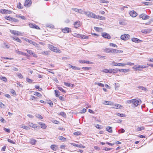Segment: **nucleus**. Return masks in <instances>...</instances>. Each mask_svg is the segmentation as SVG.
Instances as JSON below:
<instances>
[{
    "label": "nucleus",
    "instance_id": "5701e85b",
    "mask_svg": "<svg viewBox=\"0 0 153 153\" xmlns=\"http://www.w3.org/2000/svg\"><path fill=\"white\" fill-rule=\"evenodd\" d=\"M79 36V38L82 39H87L88 38V37L84 35H78Z\"/></svg>",
    "mask_w": 153,
    "mask_h": 153
},
{
    "label": "nucleus",
    "instance_id": "6e6552de",
    "mask_svg": "<svg viewBox=\"0 0 153 153\" xmlns=\"http://www.w3.org/2000/svg\"><path fill=\"white\" fill-rule=\"evenodd\" d=\"M130 15L133 17H136L137 15V13L134 10H132L129 12Z\"/></svg>",
    "mask_w": 153,
    "mask_h": 153
},
{
    "label": "nucleus",
    "instance_id": "412c9836",
    "mask_svg": "<svg viewBox=\"0 0 153 153\" xmlns=\"http://www.w3.org/2000/svg\"><path fill=\"white\" fill-rule=\"evenodd\" d=\"M28 126L30 127L34 128V129L37 128L38 127V126L36 124H33L32 123H28Z\"/></svg>",
    "mask_w": 153,
    "mask_h": 153
},
{
    "label": "nucleus",
    "instance_id": "864d4df0",
    "mask_svg": "<svg viewBox=\"0 0 153 153\" xmlns=\"http://www.w3.org/2000/svg\"><path fill=\"white\" fill-rule=\"evenodd\" d=\"M1 80L6 82L7 81V78L4 76H2L1 78Z\"/></svg>",
    "mask_w": 153,
    "mask_h": 153
},
{
    "label": "nucleus",
    "instance_id": "ea45409f",
    "mask_svg": "<svg viewBox=\"0 0 153 153\" xmlns=\"http://www.w3.org/2000/svg\"><path fill=\"white\" fill-rule=\"evenodd\" d=\"M54 91L55 93V96H56V97H59V91L57 90H55Z\"/></svg>",
    "mask_w": 153,
    "mask_h": 153
},
{
    "label": "nucleus",
    "instance_id": "e433bc0d",
    "mask_svg": "<svg viewBox=\"0 0 153 153\" xmlns=\"http://www.w3.org/2000/svg\"><path fill=\"white\" fill-rule=\"evenodd\" d=\"M138 88L140 89H141L142 90H144L145 91H147V89L145 88L143 86H140L138 87Z\"/></svg>",
    "mask_w": 153,
    "mask_h": 153
},
{
    "label": "nucleus",
    "instance_id": "e2e57ef3",
    "mask_svg": "<svg viewBox=\"0 0 153 153\" xmlns=\"http://www.w3.org/2000/svg\"><path fill=\"white\" fill-rule=\"evenodd\" d=\"M4 130L7 133H9L10 132V130L9 129L6 128H4Z\"/></svg>",
    "mask_w": 153,
    "mask_h": 153
},
{
    "label": "nucleus",
    "instance_id": "6e6d98bb",
    "mask_svg": "<svg viewBox=\"0 0 153 153\" xmlns=\"http://www.w3.org/2000/svg\"><path fill=\"white\" fill-rule=\"evenodd\" d=\"M121 71L124 72H127L129 71L130 70L128 69H123L121 70Z\"/></svg>",
    "mask_w": 153,
    "mask_h": 153
},
{
    "label": "nucleus",
    "instance_id": "4be33fe9",
    "mask_svg": "<svg viewBox=\"0 0 153 153\" xmlns=\"http://www.w3.org/2000/svg\"><path fill=\"white\" fill-rule=\"evenodd\" d=\"M69 67L75 70H80V68H79L72 66L70 64L69 65Z\"/></svg>",
    "mask_w": 153,
    "mask_h": 153
},
{
    "label": "nucleus",
    "instance_id": "a878e982",
    "mask_svg": "<svg viewBox=\"0 0 153 153\" xmlns=\"http://www.w3.org/2000/svg\"><path fill=\"white\" fill-rule=\"evenodd\" d=\"M58 139L64 142L66 140V139L62 136H59L58 137Z\"/></svg>",
    "mask_w": 153,
    "mask_h": 153
},
{
    "label": "nucleus",
    "instance_id": "f8f14e48",
    "mask_svg": "<svg viewBox=\"0 0 153 153\" xmlns=\"http://www.w3.org/2000/svg\"><path fill=\"white\" fill-rule=\"evenodd\" d=\"M51 148L53 151H56L58 149V146L54 144H52L50 146Z\"/></svg>",
    "mask_w": 153,
    "mask_h": 153
},
{
    "label": "nucleus",
    "instance_id": "0e129e2a",
    "mask_svg": "<svg viewBox=\"0 0 153 153\" xmlns=\"http://www.w3.org/2000/svg\"><path fill=\"white\" fill-rule=\"evenodd\" d=\"M71 9L74 11L79 13V9L76 8H72Z\"/></svg>",
    "mask_w": 153,
    "mask_h": 153
},
{
    "label": "nucleus",
    "instance_id": "7c9ffc66",
    "mask_svg": "<svg viewBox=\"0 0 153 153\" xmlns=\"http://www.w3.org/2000/svg\"><path fill=\"white\" fill-rule=\"evenodd\" d=\"M114 106L115 107L114 108L117 109L121 108L122 107L121 105L118 104H115Z\"/></svg>",
    "mask_w": 153,
    "mask_h": 153
},
{
    "label": "nucleus",
    "instance_id": "20e7f679",
    "mask_svg": "<svg viewBox=\"0 0 153 153\" xmlns=\"http://www.w3.org/2000/svg\"><path fill=\"white\" fill-rule=\"evenodd\" d=\"M141 100H137L136 99H133V103L134 105L135 106H137L140 103Z\"/></svg>",
    "mask_w": 153,
    "mask_h": 153
},
{
    "label": "nucleus",
    "instance_id": "b1692460",
    "mask_svg": "<svg viewBox=\"0 0 153 153\" xmlns=\"http://www.w3.org/2000/svg\"><path fill=\"white\" fill-rule=\"evenodd\" d=\"M79 62L81 63H87L90 64V62L89 61H86L85 60H79Z\"/></svg>",
    "mask_w": 153,
    "mask_h": 153
},
{
    "label": "nucleus",
    "instance_id": "f3484780",
    "mask_svg": "<svg viewBox=\"0 0 153 153\" xmlns=\"http://www.w3.org/2000/svg\"><path fill=\"white\" fill-rule=\"evenodd\" d=\"M37 123L40 125L41 127L43 129H45L47 127L46 124L44 123L41 122H38Z\"/></svg>",
    "mask_w": 153,
    "mask_h": 153
},
{
    "label": "nucleus",
    "instance_id": "dca6fc26",
    "mask_svg": "<svg viewBox=\"0 0 153 153\" xmlns=\"http://www.w3.org/2000/svg\"><path fill=\"white\" fill-rule=\"evenodd\" d=\"M74 25L75 28H77L80 26V22L79 21H77L75 22Z\"/></svg>",
    "mask_w": 153,
    "mask_h": 153
},
{
    "label": "nucleus",
    "instance_id": "3c124183",
    "mask_svg": "<svg viewBox=\"0 0 153 153\" xmlns=\"http://www.w3.org/2000/svg\"><path fill=\"white\" fill-rule=\"evenodd\" d=\"M117 115L118 116H120V117H124L125 116V115L124 114H120V113H117Z\"/></svg>",
    "mask_w": 153,
    "mask_h": 153
},
{
    "label": "nucleus",
    "instance_id": "13d9d810",
    "mask_svg": "<svg viewBox=\"0 0 153 153\" xmlns=\"http://www.w3.org/2000/svg\"><path fill=\"white\" fill-rule=\"evenodd\" d=\"M33 45H34V46H35L37 47H38V48L39 47V44H37V43L35 42H34V43Z\"/></svg>",
    "mask_w": 153,
    "mask_h": 153
},
{
    "label": "nucleus",
    "instance_id": "393cba45",
    "mask_svg": "<svg viewBox=\"0 0 153 153\" xmlns=\"http://www.w3.org/2000/svg\"><path fill=\"white\" fill-rule=\"evenodd\" d=\"M106 130L110 133H112V131L111 127L110 126L107 127L106 128Z\"/></svg>",
    "mask_w": 153,
    "mask_h": 153
},
{
    "label": "nucleus",
    "instance_id": "4c0bfd02",
    "mask_svg": "<svg viewBox=\"0 0 153 153\" xmlns=\"http://www.w3.org/2000/svg\"><path fill=\"white\" fill-rule=\"evenodd\" d=\"M16 16L17 17L22 19L23 20H25V17L24 16H21L20 15H16Z\"/></svg>",
    "mask_w": 153,
    "mask_h": 153
},
{
    "label": "nucleus",
    "instance_id": "37998d69",
    "mask_svg": "<svg viewBox=\"0 0 153 153\" xmlns=\"http://www.w3.org/2000/svg\"><path fill=\"white\" fill-rule=\"evenodd\" d=\"M95 85H98L99 86H101L102 87H104V85L103 84H102L101 83L99 82H96L95 83Z\"/></svg>",
    "mask_w": 153,
    "mask_h": 153
},
{
    "label": "nucleus",
    "instance_id": "aec40b11",
    "mask_svg": "<svg viewBox=\"0 0 153 153\" xmlns=\"http://www.w3.org/2000/svg\"><path fill=\"white\" fill-rule=\"evenodd\" d=\"M131 40L132 42L136 43H138L141 41L140 39L137 38H132Z\"/></svg>",
    "mask_w": 153,
    "mask_h": 153
},
{
    "label": "nucleus",
    "instance_id": "f257e3e1",
    "mask_svg": "<svg viewBox=\"0 0 153 153\" xmlns=\"http://www.w3.org/2000/svg\"><path fill=\"white\" fill-rule=\"evenodd\" d=\"M48 47L49 49L51 51L57 53H60L61 52V51L56 47L53 46V45H49Z\"/></svg>",
    "mask_w": 153,
    "mask_h": 153
},
{
    "label": "nucleus",
    "instance_id": "f704fd0d",
    "mask_svg": "<svg viewBox=\"0 0 153 153\" xmlns=\"http://www.w3.org/2000/svg\"><path fill=\"white\" fill-rule=\"evenodd\" d=\"M86 12L84 11L83 10L79 9V13L82 14H85Z\"/></svg>",
    "mask_w": 153,
    "mask_h": 153
},
{
    "label": "nucleus",
    "instance_id": "a19ab883",
    "mask_svg": "<svg viewBox=\"0 0 153 153\" xmlns=\"http://www.w3.org/2000/svg\"><path fill=\"white\" fill-rule=\"evenodd\" d=\"M49 51H43L41 53L44 55H48L49 54Z\"/></svg>",
    "mask_w": 153,
    "mask_h": 153
},
{
    "label": "nucleus",
    "instance_id": "603ef678",
    "mask_svg": "<svg viewBox=\"0 0 153 153\" xmlns=\"http://www.w3.org/2000/svg\"><path fill=\"white\" fill-rule=\"evenodd\" d=\"M58 89L59 90L63 92H65V91L62 88L60 87H58Z\"/></svg>",
    "mask_w": 153,
    "mask_h": 153
},
{
    "label": "nucleus",
    "instance_id": "338daca9",
    "mask_svg": "<svg viewBox=\"0 0 153 153\" xmlns=\"http://www.w3.org/2000/svg\"><path fill=\"white\" fill-rule=\"evenodd\" d=\"M86 111V109L85 108L83 109L80 111L81 113H84Z\"/></svg>",
    "mask_w": 153,
    "mask_h": 153
},
{
    "label": "nucleus",
    "instance_id": "5fc2aeb1",
    "mask_svg": "<svg viewBox=\"0 0 153 153\" xmlns=\"http://www.w3.org/2000/svg\"><path fill=\"white\" fill-rule=\"evenodd\" d=\"M64 85L67 86V87H70L71 86V84L70 83H68V82H64Z\"/></svg>",
    "mask_w": 153,
    "mask_h": 153
},
{
    "label": "nucleus",
    "instance_id": "1a4fd4ad",
    "mask_svg": "<svg viewBox=\"0 0 153 153\" xmlns=\"http://www.w3.org/2000/svg\"><path fill=\"white\" fill-rule=\"evenodd\" d=\"M152 31V29L151 28L147 29H143L141 30V32L143 33L146 34L150 33Z\"/></svg>",
    "mask_w": 153,
    "mask_h": 153
},
{
    "label": "nucleus",
    "instance_id": "c756f323",
    "mask_svg": "<svg viewBox=\"0 0 153 153\" xmlns=\"http://www.w3.org/2000/svg\"><path fill=\"white\" fill-rule=\"evenodd\" d=\"M98 1L100 2V3H109V2L108 1H105V0H98Z\"/></svg>",
    "mask_w": 153,
    "mask_h": 153
},
{
    "label": "nucleus",
    "instance_id": "2eb2a0df",
    "mask_svg": "<svg viewBox=\"0 0 153 153\" xmlns=\"http://www.w3.org/2000/svg\"><path fill=\"white\" fill-rule=\"evenodd\" d=\"M10 32L14 35H17V36H19L20 33H19L18 31L12 30H10Z\"/></svg>",
    "mask_w": 153,
    "mask_h": 153
},
{
    "label": "nucleus",
    "instance_id": "bb28decb",
    "mask_svg": "<svg viewBox=\"0 0 153 153\" xmlns=\"http://www.w3.org/2000/svg\"><path fill=\"white\" fill-rule=\"evenodd\" d=\"M123 52V51L121 50H118L114 49V53H121Z\"/></svg>",
    "mask_w": 153,
    "mask_h": 153
},
{
    "label": "nucleus",
    "instance_id": "c03bdc74",
    "mask_svg": "<svg viewBox=\"0 0 153 153\" xmlns=\"http://www.w3.org/2000/svg\"><path fill=\"white\" fill-rule=\"evenodd\" d=\"M5 18L6 19L11 21L12 17L8 16H6L5 17Z\"/></svg>",
    "mask_w": 153,
    "mask_h": 153
},
{
    "label": "nucleus",
    "instance_id": "774afa93",
    "mask_svg": "<svg viewBox=\"0 0 153 153\" xmlns=\"http://www.w3.org/2000/svg\"><path fill=\"white\" fill-rule=\"evenodd\" d=\"M110 73H116L115 69H110Z\"/></svg>",
    "mask_w": 153,
    "mask_h": 153
},
{
    "label": "nucleus",
    "instance_id": "f03ea898",
    "mask_svg": "<svg viewBox=\"0 0 153 153\" xmlns=\"http://www.w3.org/2000/svg\"><path fill=\"white\" fill-rule=\"evenodd\" d=\"M86 15L89 17H91L95 19L96 15L94 13L91 12H86Z\"/></svg>",
    "mask_w": 153,
    "mask_h": 153
},
{
    "label": "nucleus",
    "instance_id": "72a5a7b5",
    "mask_svg": "<svg viewBox=\"0 0 153 153\" xmlns=\"http://www.w3.org/2000/svg\"><path fill=\"white\" fill-rule=\"evenodd\" d=\"M17 7L19 9H22L23 6L20 2H19L17 5Z\"/></svg>",
    "mask_w": 153,
    "mask_h": 153
},
{
    "label": "nucleus",
    "instance_id": "4d7b16f0",
    "mask_svg": "<svg viewBox=\"0 0 153 153\" xmlns=\"http://www.w3.org/2000/svg\"><path fill=\"white\" fill-rule=\"evenodd\" d=\"M125 64H126V65H133L134 64V63L131 62H128L126 63H125Z\"/></svg>",
    "mask_w": 153,
    "mask_h": 153
},
{
    "label": "nucleus",
    "instance_id": "2f4dec72",
    "mask_svg": "<svg viewBox=\"0 0 153 153\" xmlns=\"http://www.w3.org/2000/svg\"><path fill=\"white\" fill-rule=\"evenodd\" d=\"M144 129V127H138L136 129L137 131H139Z\"/></svg>",
    "mask_w": 153,
    "mask_h": 153
},
{
    "label": "nucleus",
    "instance_id": "bf43d9fd",
    "mask_svg": "<svg viewBox=\"0 0 153 153\" xmlns=\"http://www.w3.org/2000/svg\"><path fill=\"white\" fill-rule=\"evenodd\" d=\"M34 94L38 97H40L42 96L41 94L40 93L37 92H36Z\"/></svg>",
    "mask_w": 153,
    "mask_h": 153
},
{
    "label": "nucleus",
    "instance_id": "6ab92c4d",
    "mask_svg": "<svg viewBox=\"0 0 153 153\" xmlns=\"http://www.w3.org/2000/svg\"><path fill=\"white\" fill-rule=\"evenodd\" d=\"M95 19H100V20H104L105 19V18L103 16L96 15L95 17Z\"/></svg>",
    "mask_w": 153,
    "mask_h": 153
},
{
    "label": "nucleus",
    "instance_id": "680f3d73",
    "mask_svg": "<svg viewBox=\"0 0 153 153\" xmlns=\"http://www.w3.org/2000/svg\"><path fill=\"white\" fill-rule=\"evenodd\" d=\"M36 117L39 119H42L43 118L42 117L40 114H37L36 115Z\"/></svg>",
    "mask_w": 153,
    "mask_h": 153
},
{
    "label": "nucleus",
    "instance_id": "9d476101",
    "mask_svg": "<svg viewBox=\"0 0 153 153\" xmlns=\"http://www.w3.org/2000/svg\"><path fill=\"white\" fill-rule=\"evenodd\" d=\"M140 18H142L143 20H146L148 19L149 18V16L145 14H142L140 15L139 16Z\"/></svg>",
    "mask_w": 153,
    "mask_h": 153
},
{
    "label": "nucleus",
    "instance_id": "ddd939ff",
    "mask_svg": "<svg viewBox=\"0 0 153 153\" xmlns=\"http://www.w3.org/2000/svg\"><path fill=\"white\" fill-rule=\"evenodd\" d=\"M113 65L115 66H122L123 67L126 66V64L125 63H117L116 62H114V64Z\"/></svg>",
    "mask_w": 153,
    "mask_h": 153
},
{
    "label": "nucleus",
    "instance_id": "c85d7f7f",
    "mask_svg": "<svg viewBox=\"0 0 153 153\" xmlns=\"http://www.w3.org/2000/svg\"><path fill=\"white\" fill-rule=\"evenodd\" d=\"M13 39L15 40L16 41L21 43L22 42V41L18 37H13Z\"/></svg>",
    "mask_w": 153,
    "mask_h": 153
},
{
    "label": "nucleus",
    "instance_id": "09e8293b",
    "mask_svg": "<svg viewBox=\"0 0 153 153\" xmlns=\"http://www.w3.org/2000/svg\"><path fill=\"white\" fill-rule=\"evenodd\" d=\"M21 128L26 130H28L30 129V128L28 127L25 126H22Z\"/></svg>",
    "mask_w": 153,
    "mask_h": 153
},
{
    "label": "nucleus",
    "instance_id": "7ed1b4c3",
    "mask_svg": "<svg viewBox=\"0 0 153 153\" xmlns=\"http://www.w3.org/2000/svg\"><path fill=\"white\" fill-rule=\"evenodd\" d=\"M130 36L129 35L125 34L122 35L120 36V38L123 40H127L130 38Z\"/></svg>",
    "mask_w": 153,
    "mask_h": 153
},
{
    "label": "nucleus",
    "instance_id": "49530a36",
    "mask_svg": "<svg viewBox=\"0 0 153 153\" xmlns=\"http://www.w3.org/2000/svg\"><path fill=\"white\" fill-rule=\"evenodd\" d=\"M94 30H96V31L99 32L102 29L100 28H99L97 27H94Z\"/></svg>",
    "mask_w": 153,
    "mask_h": 153
},
{
    "label": "nucleus",
    "instance_id": "423d86ee",
    "mask_svg": "<svg viewBox=\"0 0 153 153\" xmlns=\"http://www.w3.org/2000/svg\"><path fill=\"white\" fill-rule=\"evenodd\" d=\"M31 0H26L25 1L24 5L27 7H29L31 5Z\"/></svg>",
    "mask_w": 153,
    "mask_h": 153
},
{
    "label": "nucleus",
    "instance_id": "58836bf2",
    "mask_svg": "<svg viewBox=\"0 0 153 153\" xmlns=\"http://www.w3.org/2000/svg\"><path fill=\"white\" fill-rule=\"evenodd\" d=\"M102 71L104 72L105 73H110V69H109V70L107 69H104L103 71Z\"/></svg>",
    "mask_w": 153,
    "mask_h": 153
},
{
    "label": "nucleus",
    "instance_id": "0eeeda50",
    "mask_svg": "<svg viewBox=\"0 0 153 153\" xmlns=\"http://www.w3.org/2000/svg\"><path fill=\"white\" fill-rule=\"evenodd\" d=\"M102 36L104 38L108 39H110L111 38L110 36L106 33H102Z\"/></svg>",
    "mask_w": 153,
    "mask_h": 153
},
{
    "label": "nucleus",
    "instance_id": "8fccbe9b",
    "mask_svg": "<svg viewBox=\"0 0 153 153\" xmlns=\"http://www.w3.org/2000/svg\"><path fill=\"white\" fill-rule=\"evenodd\" d=\"M17 75L18 77L20 79H22L23 78V77L22 74L20 73H18L17 74Z\"/></svg>",
    "mask_w": 153,
    "mask_h": 153
},
{
    "label": "nucleus",
    "instance_id": "de8ad7c7",
    "mask_svg": "<svg viewBox=\"0 0 153 153\" xmlns=\"http://www.w3.org/2000/svg\"><path fill=\"white\" fill-rule=\"evenodd\" d=\"M4 14H10L11 12L10 10L5 9Z\"/></svg>",
    "mask_w": 153,
    "mask_h": 153
},
{
    "label": "nucleus",
    "instance_id": "052dcab7",
    "mask_svg": "<svg viewBox=\"0 0 153 153\" xmlns=\"http://www.w3.org/2000/svg\"><path fill=\"white\" fill-rule=\"evenodd\" d=\"M60 114L62 116L64 117H65L66 116V114L65 112H61L60 113Z\"/></svg>",
    "mask_w": 153,
    "mask_h": 153
},
{
    "label": "nucleus",
    "instance_id": "69168bd1",
    "mask_svg": "<svg viewBox=\"0 0 153 153\" xmlns=\"http://www.w3.org/2000/svg\"><path fill=\"white\" fill-rule=\"evenodd\" d=\"M109 45L110 46H112L113 47H116L117 48V46L116 44L112 43H110L109 44Z\"/></svg>",
    "mask_w": 153,
    "mask_h": 153
},
{
    "label": "nucleus",
    "instance_id": "9b49d317",
    "mask_svg": "<svg viewBox=\"0 0 153 153\" xmlns=\"http://www.w3.org/2000/svg\"><path fill=\"white\" fill-rule=\"evenodd\" d=\"M29 27H30L33 28H36L37 29H39L40 28L37 26L35 24H33L31 23H29Z\"/></svg>",
    "mask_w": 153,
    "mask_h": 153
},
{
    "label": "nucleus",
    "instance_id": "4468645a",
    "mask_svg": "<svg viewBox=\"0 0 153 153\" xmlns=\"http://www.w3.org/2000/svg\"><path fill=\"white\" fill-rule=\"evenodd\" d=\"M26 51L27 52L30 54L33 55V57H36V54L34 53L32 51L28 50L27 49H26Z\"/></svg>",
    "mask_w": 153,
    "mask_h": 153
},
{
    "label": "nucleus",
    "instance_id": "39448f33",
    "mask_svg": "<svg viewBox=\"0 0 153 153\" xmlns=\"http://www.w3.org/2000/svg\"><path fill=\"white\" fill-rule=\"evenodd\" d=\"M104 51L107 53H113L114 52V49L107 48L104 50Z\"/></svg>",
    "mask_w": 153,
    "mask_h": 153
},
{
    "label": "nucleus",
    "instance_id": "a18cd8bd",
    "mask_svg": "<svg viewBox=\"0 0 153 153\" xmlns=\"http://www.w3.org/2000/svg\"><path fill=\"white\" fill-rule=\"evenodd\" d=\"M142 3L146 5H151V3L150 2H142Z\"/></svg>",
    "mask_w": 153,
    "mask_h": 153
},
{
    "label": "nucleus",
    "instance_id": "473e14b6",
    "mask_svg": "<svg viewBox=\"0 0 153 153\" xmlns=\"http://www.w3.org/2000/svg\"><path fill=\"white\" fill-rule=\"evenodd\" d=\"M46 26L52 29L54 27V26L53 25L50 24H47L46 25Z\"/></svg>",
    "mask_w": 153,
    "mask_h": 153
},
{
    "label": "nucleus",
    "instance_id": "c9c22d12",
    "mask_svg": "<svg viewBox=\"0 0 153 153\" xmlns=\"http://www.w3.org/2000/svg\"><path fill=\"white\" fill-rule=\"evenodd\" d=\"M137 68H146V66L145 65H137Z\"/></svg>",
    "mask_w": 153,
    "mask_h": 153
},
{
    "label": "nucleus",
    "instance_id": "79ce46f5",
    "mask_svg": "<svg viewBox=\"0 0 153 153\" xmlns=\"http://www.w3.org/2000/svg\"><path fill=\"white\" fill-rule=\"evenodd\" d=\"M111 103H112V102H111L108 101H105L103 103L104 104L108 105H111Z\"/></svg>",
    "mask_w": 153,
    "mask_h": 153
},
{
    "label": "nucleus",
    "instance_id": "a211bd4d",
    "mask_svg": "<svg viewBox=\"0 0 153 153\" xmlns=\"http://www.w3.org/2000/svg\"><path fill=\"white\" fill-rule=\"evenodd\" d=\"M70 29L68 27H65L62 30V31L64 33H68L71 31Z\"/></svg>",
    "mask_w": 153,
    "mask_h": 153
},
{
    "label": "nucleus",
    "instance_id": "cd10ccee",
    "mask_svg": "<svg viewBox=\"0 0 153 153\" xmlns=\"http://www.w3.org/2000/svg\"><path fill=\"white\" fill-rule=\"evenodd\" d=\"M36 142V141L33 139H31L30 142L31 144L32 145L35 144Z\"/></svg>",
    "mask_w": 153,
    "mask_h": 153
}]
</instances>
